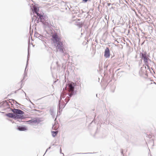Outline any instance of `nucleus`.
I'll use <instances>...</instances> for the list:
<instances>
[{"mask_svg": "<svg viewBox=\"0 0 156 156\" xmlns=\"http://www.w3.org/2000/svg\"><path fill=\"white\" fill-rule=\"evenodd\" d=\"M52 40L54 43H56L55 46H56L57 51L61 53H64L65 49L64 45L62 42L61 41L58 36L56 34L53 35L52 36Z\"/></svg>", "mask_w": 156, "mask_h": 156, "instance_id": "nucleus-1", "label": "nucleus"}, {"mask_svg": "<svg viewBox=\"0 0 156 156\" xmlns=\"http://www.w3.org/2000/svg\"><path fill=\"white\" fill-rule=\"evenodd\" d=\"M75 84L73 82H70L66 84L65 89L68 92V94L71 97L73 95L76 94V91L75 90Z\"/></svg>", "mask_w": 156, "mask_h": 156, "instance_id": "nucleus-2", "label": "nucleus"}, {"mask_svg": "<svg viewBox=\"0 0 156 156\" xmlns=\"http://www.w3.org/2000/svg\"><path fill=\"white\" fill-rule=\"evenodd\" d=\"M147 53L146 52L140 53L141 55V58L143 59L144 62L145 63V65L147 67L148 69H150V67L149 65L148 61H151V60L147 56Z\"/></svg>", "mask_w": 156, "mask_h": 156, "instance_id": "nucleus-3", "label": "nucleus"}, {"mask_svg": "<svg viewBox=\"0 0 156 156\" xmlns=\"http://www.w3.org/2000/svg\"><path fill=\"white\" fill-rule=\"evenodd\" d=\"M11 109L14 113H16V114L22 115L24 114V112L21 110L15 108H11Z\"/></svg>", "mask_w": 156, "mask_h": 156, "instance_id": "nucleus-4", "label": "nucleus"}, {"mask_svg": "<svg viewBox=\"0 0 156 156\" xmlns=\"http://www.w3.org/2000/svg\"><path fill=\"white\" fill-rule=\"evenodd\" d=\"M37 17H39L40 21L42 23L46 20V17L45 16L39 13L37 14Z\"/></svg>", "mask_w": 156, "mask_h": 156, "instance_id": "nucleus-5", "label": "nucleus"}, {"mask_svg": "<svg viewBox=\"0 0 156 156\" xmlns=\"http://www.w3.org/2000/svg\"><path fill=\"white\" fill-rule=\"evenodd\" d=\"M104 55L106 58H108L110 56V53L109 50L108 48H106L105 49Z\"/></svg>", "mask_w": 156, "mask_h": 156, "instance_id": "nucleus-6", "label": "nucleus"}, {"mask_svg": "<svg viewBox=\"0 0 156 156\" xmlns=\"http://www.w3.org/2000/svg\"><path fill=\"white\" fill-rule=\"evenodd\" d=\"M43 24L48 27H50L51 26V22L49 20H45L43 23Z\"/></svg>", "mask_w": 156, "mask_h": 156, "instance_id": "nucleus-7", "label": "nucleus"}, {"mask_svg": "<svg viewBox=\"0 0 156 156\" xmlns=\"http://www.w3.org/2000/svg\"><path fill=\"white\" fill-rule=\"evenodd\" d=\"M17 129L20 131H24L27 130V128L25 126H18Z\"/></svg>", "mask_w": 156, "mask_h": 156, "instance_id": "nucleus-8", "label": "nucleus"}, {"mask_svg": "<svg viewBox=\"0 0 156 156\" xmlns=\"http://www.w3.org/2000/svg\"><path fill=\"white\" fill-rule=\"evenodd\" d=\"M5 115L8 117L13 119L15 117V114L12 113H9L6 114Z\"/></svg>", "mask_w": 156, "mask_h": 156, "instance_id": "nucleus-9", "label": "nucleus"}, {"mask_svg": "<svg viewBox=\"0 0 156 156\" xmlns=\"http://www.w3.org/2000/svg\"><path fill=\"white\" fill-rule=\"evenodd\" d=\"M66 104H65L64 103L63 104H61V102L60 100H59V104H58V108L60 109H62V108H63L65 106Z\"/></svg>", "mask_w": 156, "mask_h": 156, "instance_id": "nucleus-10", "label": "nucleus"}, {"mask_svg": "<svg viewBox=\"0 0 156 156\" xmlns=\"http://www.w3.org/2000/svg\"><path fill=\"white\" fill-rule=\"evenodd\" d=\"M38 8L35 7H34L33 9L32 10L33 13H36L37 16V14L39 13H38Z\"/></svg>", "mask_w": 156, "mask_h": 156, "instance_id": "nucleus-11", "label": "nucleus"}, {"mask_svg": "<svg viewBox=\"0 0 156 156\" xmlns=\"http://www.w3.org/2000/svg\"><path fill=\"white\" fill-rule=\"evenodd\" d=\"M14 119H21L22 118V116L19 115L15 114Z\"/></svg>", "mask_w": 156, "mask_h": 156, "instance_id": "nucleus-12", "label": "nucleus"}, {"mask_svg": "<svg viewBox=\"0 0 156 156\" xmlns=\"http://www.w3.org/2000/svg\"><path fill=\"white\" fill-rule=\"evenodd\" d=\"M28 123L30 124H32L33 123H36L37 122V120L34 119H32L28 121Z\"/></svg>", "mask_w": 156, "mask_h": 156, "instance_id": "nucleus-13", "label": "nucleus"}, {"mask_svg": "<svg viewBox=\"0 0 156 156\" xmlns=\"http://www.w3.org/2000/svg\"><path fill=\"white\" fill-rule=\"evenodd\" d=\"M29 52L28 51V56H27V64H26V68H25V72H24V77L26 76V75H27V74H26L25 71H26V68H27V66H28V60H29Z\"/></svg>", "mask_w": 156, "mask_h": 156, "instance_id": "nucleus-14", "label": "nucleus"}, {"mask_svg": "<svg viewBox=\"0 0 156 156\" xmlns=\"http://www.w3.org/2000/svg\"><path fill=\"white\" fill-rule=\"evenodd\" d=\"M58 132L57 131H52L51 134L53 137H55L57 134Z\"/></svg>", "mask_w": 156, "mask_h": 156, "instance_id": "nucleus-15", "label": "nucleus"}, {"mask_svg": "<svg viewBox=\"0 0 156 156\" xmlns=\"http://www.w3.org/2000/svg\"><path fill=\"white\" fill-rule=\"evenodd\" d=\"M51 115L53 117L55 115V113L53 109H50V110Z\"/></svg>", "mask_w": 156, "mask_h": 156, "instance_id": "nucleus-16", "label": "nucleus"}, {"mask_svg": "<svg viewBox=\"0 0 156 156\" xmlns=\"http://www.w3.org/2000/svg\"><path fill=\"white\" fill-rule=\"evenodd\" d=\"M83 24V23H82L81 22H79L77 23V25L79 27V28L82 27Z\"/></svg>", "mask_w": 156, "mask_h": 156, "instance_id": "nucleus-17", "label": "nucleus"}, {"mask_svg": "<svg viewBox=\"0 0 156 156\" xmlns=\"http://www.w3.org/2000/svg\"><path fill=\"white\" fill-rule=\"evenodd\" d=\"M145 135L147 137H148L150 139L152 137V135H151L145 134Z\"/></svg>", "mask_w": 156, "mask_h": 156, "instance_id": "nucleus-18", "label": "nucleus"}, {"mask_svg": "<svg viewBox=\"0 0 156 156\" xmlns=\"http://www.w3.org/2000/svg\"><path fill=\"white\" fill-rule=\"evenodd\" d=\"M70 99L69 98H66L65 100V101L66 102V104L69 101Z\"/></svg>", "mask_w": 156, "mask_h": 156, "instance_id": "nucleus-19", "label": "nucleus"}, {"mask_svg": "<svg viewBox=\"0 0 156 156\" xmlns=\"http://www.w3.org/2000/svg\"><path fill=\"white\" fill-rule=\"evenodd\" d=\"M36 35L37 36V37L40 39V38H41V37H42L41 35H40V34H36Z\"/></svg>", "mask_w": 156, "mask_h": 156, "instance_id": "nucleus-20", "label": "nucleus"}, {"mask_svg": "<svg viewBox=\"0 0 156 156\" xmlns=\"http://www.w3.org/2000/svg\"><path fill=\"white\" fill-rule=\"evenodd\" d=\"M12 101H13V103H14V102H16V104L18 105H20V104L18 103L17 102H16V101H15L14 100H12Z\"/></svg>", "mask_w": 156, "mask_h": 156, "instance_id": "nucleus-21", "label": "nucleus"}, {"mask_svg": "<svg viewBox=\"0 0 156 156\" xmlns=\"http://www.w3.org/2000/svg\"><path fill=\"white\" fill-rule=\"evenodd\" d=\"M62 111V109H60V108H58V111L59 112H61Z\"/></svg>", "mask_w": 156, "mask_h": 156, "instance_id": "nucleus-22", "label": "nucleus"}, {"mask_svg": "<svg viewBox=\"0 0 156 156\" xmlns=\"http://www.w3.org/2000/svg\"><path fill=\"white\" fill-rule=\"evenodd\" d=\"M83 2H86L88 0H82Z\"/></svg>", "mask_w": 156, "mask_h": 156, "instance_id": "nucleus-23", "label": "nucleus"}, {"mask_svg": "<svg viewBox=\"0 0 156 156\" xmlns=\"http://www.w3.org/2000/svg\"><path fill=\"white\" fill-rule=\"evenodd\" d=\"M111 3H107L108 6H109L111 5Z\"/></svg>", "mask_w": 156, "mask_h": 156, "instance_id": "nucleus-24", "label": "nucleus"}, {"mask_svg": "<svg viewBox=\"0 0 156 156\" xmlns=\"http://www.w3.org/2000/svg\"><path fill=\"white\" fill-rule=\"evenodd\" d=\"M121 153L122 154V155L123 154V150H121Z\"/></svg>", "mask_w": 156, "mask_h": 156, "instance_id": "nucleus-25", "label": "nucleus"}, {"mask_svg": "<svg viewBox=\"0 0 156 156\" xmlns=\"http://www.w3.org/2000/svg\"><path fill=\"white\" fill-rule=\"evenodd\" d=\"M88 153H78V154H88Z\"/></svg>", "mask_w": 156, "mask_h": 156, "instance_id": "nucleus-26", "label": "nucleus"}, {"mask_svg": "<svg viewBox=\"0 0 156 156\" xmlns=\"http://www.w3.org/2000/svg\"><path fill=\"white\" fill-rule=\"evenodd\" d=\"M107 16H105V19L107 20V21L108 20V18H107Z\"/></svg>", "mask_w": 156, "mask_h": 156, "instance_id": "nucleus-27", "label": "nucleus"}, {"mask_svg": "<svg viewBox=\"0 0 156 156\" xmlns=\"http://www.w3.org/2000/svg\"><path fill=\"white\" fill-rule=\"evenodd\" d=\"M49 149H48V148L46 150V152H45V153H44V155L46 153V152L48 151V150Z\"/></svg>", "mask_w": 156, "mask_h": 156, "instance_id": "nucleus-28", "label": "nucleus"}, {"mask_svg": "<svg viewBox=\"0 0 156 156\" xmlns=\"http://www.w3.org/2000/svg\"><path fill=\"white\" fill-rule=\"evenodd\" d=\"M51 148V146H50V147H49L48 148V149H49H49H50Z\"/></svg>", "mask_w": 156, "mask_h": 156, "instance_id": "nucleus-29", "label": "nucleus"}, {"mask_svg": "<svg viewBox=\"0 0 156 156\" xmlns=\"http://www.w3.org/2000/svg\"><path fill=\"white\" fill-rule=\"evenodd\" d=\"M38 20H39V19L38 20H36L37 23H38Z\"/></svg>", "mask_w": 156, "mask_h": 156, "instance_id": "nucleus-30", "label": "nucleus"}, {"mask_svg": "<svg viewBox=\"0 0 156 156\" xmlns=\"http://www.w3.org/2000/svg\"><path fill=\"white\" fill-rule=\"evenodd\" d=\"M56 145H55V144H52V146H56Z\"/></svg>", "mask_w": 156, "mask_h": 156, "instance_id": "nucleus-31", "label": "nucleus"}, {"mask_svg": "<svg viewBox=\"0 0 156 156\" xmlns=\"http://www.w3.org/2000/svg\"><path fill=\"white\" fill-rule=\"evenodd\" d=\"M111 8H112V9H113V7H112H112H111Z\"/></svg>", "mask_w": 156, "mask_h": 156, "instance_id": "nucleus-32", "label": "nucleus"}, {"mask_svg": "<svg viewBox=\"0 0 156 156\" xmlns=\"http://www.w3.org/2000/svg\"><path fill=\"white\" fill-rule=\"evenodd\" d=\"M24 92V93L25 94V95H26V94L25 93V92Z\"/></svg>", "mask_w": 156, "mask_h": 156, "instance_id": "nucleus-33", "label": "nucleus"}, {"mask_svg": "<svg viewBox=\"0 0 156 156\" xmlns=\"http://www.w3.org/2000/svg\"><path fill=\"white\" fill-rule=\"evenodd\" d=\"M109 16H108V19H109Z\"/></svg>", "mask_w": 156, "mask_h": 156, "instance_id": "nucleus-34", "label": "nucleus"}, {"mask_svg": "<svg viewBox=\"0 0 156 156\" xmlns=\"http://www.w3.org/2000/svg\"><path fill=\"white\" fill-rule=\"evenodd\" d=\"M60 151H61V148H60Z\"/></svg>", "mask_w": 156, "mask_h": 156, "instance_id": "nucleus-35", "label": "nucleus"}, {"mask_svg": "<svg viewBox=\"0 0 156 156\" xmlns=\"http://www.w3.org/2000/svg\"><path fill=\"white\" fill-rule=\"evenodd\" d=\"M31 102V101L30 100H29Z\"/></svg>", "mask_w": 156, "mask_h": 156, "instance_id": "nucleus-36", "label": "nucleus"}, {"mask_svg": "<svg viewBox=\"0 0 156 156\" xmlns=\"http://www.w3.org/2000/svg\"><path fill=\"white\" fill-rule=\"evenodd\" d=\"M53 127H54V125H53L52 128H53Z\"/></svg>", "mask_w": 156, "mask_h": 156, "instance_id": "nucleus-37", "label": "nucleus"}, {"mask_svg": "<svg viewBox=\"0 0 156 156\" xmlns=\"http://www.w3.org/2000/svg\"><path fill=\"white\" fill-rule=\"evenodd\" d=\"M54 129L55 130L56 129H55L54 128Z\"/></svg>", "mask_w": 156, "mask_h": 156, "instance_id": "nucleus-38", "label": "nucleus"}, {"mask_svg": "<svg viewBox=\"0 0 156 156\" xmlns=\"http://www.w3.org/2000/svg\"><path fill=\"white\" fill-rule=\"evenodd\" d=\"M15 93H16V91H15Z\"/></svg>", "mask_w": 156, "mask_h": 156, "instance_id": "nucleus-39", "label": "nucleus"}, {"mask_svg": "<svg viewBox=\"0 0 156 156\" xmlns=\"http://www.w3.org/2000/svg\"><path fill=\"white\" fill-rule=\"evenodd\" d=\"M22 80L21 82H22Z\"/></svg>", "mask_w": 156, "mask_h": 156, "instance_id": "nucleus-40", "label": "nucleus"}]
</instances>
